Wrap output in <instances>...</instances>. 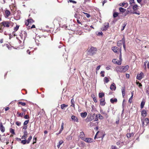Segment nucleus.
I'll list each match as a JSON object with an SVG mask.
<instances>
[{
    "mask_svg": "<svg viewBox=\"0 0 149 149\" xmlns=\"http://www.w3.org/2000/svg\"><path fill=\"white\" fill-rule=\"evenodd\" d=\"M28 134V133L26 130L24 132V135L22 137V139H25L27 137V136Z\"/></svg>",
    "mask_w": 149,
    "mask_h": 149,
    "instance_id": "4468645a",
    "label": "nucleus"
},
{
    "mask_svg": "<svg viewBox=\"0 0 149 149\" xmlns=\"http://www.w3.org/2000/svg\"><path fill=\"white\" fill-rule=\"evenodd\" d=\"M109 80L107 77H104V81L105 83H107L109 82Z\"/></svg>",
    "mask_w": 149,
    "mask_h": 149,
    "instance_id": "cd10ccee",
    "label": "nucleus"
},
{
    "mask_svg": "<svg viewBox=\"0 0 149 149\" xmlns=\"http://www.w3.org/2000/svg\"><path fill=\"white\" fill-rule=\"evenodd\" d=\"M5 13L6 16L8 17L10 14V11L8 10H6L5 11Z\"/></svg>",
    "mask_w": 149,
    "mask_h": 149,
    "instance_id": "5701e85b",
    "label": "nucleus"
},
{
    "mask_svg": "<svg viewBox=\"0 0 149 149\" xmlns=\"http://www.w3.org/2000/svg\"><path fill=\"white\" fill-rule=\"evenodd\" d=\"M122 72H125L126 71L125 70V69L123 66H122Z\"/></svg>",
    "mask_w": 149,
    "mask_h": 149,
    "instance_id": "49530a36",
    "label": "nucleus"
},
{
    "mask_svg": "<svg viewBox=\"0 0 149 149\" xmlns=\"http://www.w3.org/2000/svg\"><path fill=\"white\" fill-rule=\"evenodd\" d=\"M94 119V116L91 115L89 116H88L85 119L86 121L87 122H88L92 121Z\"/></svg>",
    "mask_w": 149,
    "mask_h": 149,
    "instance_id": "39448f33",
    "label": "nucleus"
},
{
    "mask_svg": "<svg viewBox=\"0 0 149 149\" xmlns=\"http://www.w3.org/2000/svg\"><path fill=\"white\" fill-rule=\"evenodd\" d=\"M10 132L13 134H15V130L12 129V128H11L10 129Z\"/></svg>",
    "mask_w": 149,
    "mask_h": 149,
    "instance_id": "2f4dec72",
    "label": "nucleus"
},
{
    "mask_svg": "<svg viewBox=\"0 0 149 149\" xmlns=\"http://www.w3.org/2000/svg\"><path fill=\"white\" fill-rule=\"evenodd\" d=\"M112 50L114 52H117V50L118 49V48L117 47H112Z\"/></svg>",
    "mask_w": 149,
    "mask_h": 149,
    "instance_id": "a878e982",
    "label": "nucleus"
},
{
    "mask_svg": "<svg viewBox=\"0 0 149 149\" xmlns=\"http://www.w3.org/2000/svg\"><path fill=\"white\" fill-rule=\"evenodd\" d=\"M105 103H106L105 101H101L100 102V104L102 106H104L105 105Z\"/></svg>",
    "mask_w": 149,
    "mask_h": 149,
    "instance_id": "8fccbe9b",
    "label": "nucleus"
},
{
    "mask_svg": "<svg viewBox=\"0 0 149 149\" xmlns=\"http://www.w3.org/2000/svg\"><path fill=\"white\" fill-rule=\"evenodd\" d=\"M70 2L72 3H77V2L72 0H69V1Z\"/></svg>",
    "mask_w": 149,
    "mask_h": 149,
    "instance_id": "864d4df0",
    "label": "nucleus"
},
{
    "mask_svg": "<svg viewBox=\"0 0 149 149\" xmlns=\"http://www.w3.org/2000/svg\"><path fill=\"white\" fill-rule=\"evenodd\" d=\"M127 25V23L126 22H125L123 24V28H122L121 29V30L122 31L125 28V27Z\"/></svg>",
    "mask_w": 149,
    "mask_h": 149,
    "instance_id": "4c0bfd02",
    "label": "nucleus"
},
{
    "mask_svg": "<svg viewBox=\"0 0 149 149\" xmlns=\"http://www.w3.org/2000/svg\"><path fill=\"white\" fill-rule=\"evenodd\" d=\"M19 104H20L22 106H24L26 105V103L25 102H18Z\"/></svg>",
    "mask_w": 149,
    "mask_h": 149,
    "instance_id": "c03bdc74",
    "label": "nucleus"
},
{
    "mask_svg": "<svg viewBox=\"0 0 149 149\" xmlns=\"http://www.w3.org/2000/svg\"><path fill=\"white\" fill-rule=\"evenodd\" d=\"M17 114H18V116L19 117L20 116L22 117L23 116V115L24 114V113L23 112H22L21 113H19L18 111L17 112Z\"/></svg>",
    "mask_w": 149,
    "mask_h": 149,
    "instance_id": "c85d7f7f",
    "label": "nucleus"
},
{
    "mask_svg": "<svg viewBox=\"0 0 149 149\" xmlns=\"http://www.w3.org/2000/svg\"><path fill=\"white\" fill-rule=\"evenodd\" d=\"M133 97H130V98H129V100H128V102L130 103H131L132 102V99Z\"/></svg>",
    "mask_w": 149,
    "mask_h": 149,
    "instance_id": "603ef678",
    "label": "nucleus"
},
{
    "mask_svg": "<svg viewBox=\"0 0 149 149\" xmlns=\"http://www.w3.org/2000/svg\"><path fill=\"white\" fill-rule=\"evenodd\" d=\"M121 91L123 97H124L125 95V87H122Z\"/></svg>",
    "mask_w": 149,
    "mask_h": 149,
    "instance_id": "f3484780",
    "label": "nucleus"
},
{
    "mask_svg": "<svg viewBox=\"0 0 149 149\" xmlns=\"http://www.w3.org/2000/svg\"><path fill=\"white\" fill-rule=\"evenodd\" d=\"M86 15V17H87V18H89V17H90L91 16H90V15L88 13H84V12H83Z\"/></svg>",
    "mask_w": 149,
    "mask_h": 149,
    "instance_id": "de8ad7c7",
    "label": "nucleus"
},
{
    "mask_svg": "<svg viewBox=\"0 0 149 149\" xmlns=\"http://www.w3.org/2000/svg\"><path fill=\"white\" fill-rule=\"evenodd\" d=\"M141 122L143 126L144 125L146 126L149 123V119L148 118H141Z\"/></svg>",
    "mask_w": 149,
    "mask_h": 149,
    "instance_id": "7ed1b4c3",
    "label": "nucleus"
},
{
    "mask_svg": "<svg viewBox=\"0 0 149 149\" xmlns=\"http://www.w3.org/2000/svg\"><path fill=\"white\" fill-rule=\"evenodd\" d=\"M63 27L65 28L66 29H68L69 30H71L72 31H74V30L71 28H68V26H67L66 25H64L63 26Z\"/></svg>",
    "mask_w": 149,
    "mask_h": 149,
    "instance_id": "412c9836",
    "label": "nucleus"
},
{
    "mask_svg": "<svg viewBox=\"0 0 149 149\" xmlns=\"http://www.w3.org/2000/svg\"><path fill=\"white\" fill-rule=\"evenodd\" d=\"M87 114V113L86 112H82L81 113V116L82 118H84L86 116Z\"/></svg>",
    "mask_w": 149,
    "mask_h": 149,
    "instance_id": "a211bd4d",
    "label": "nucleus"
},
{
    "mask_svg": "<svg viewBox=\"0 0 149 149\" xmlns=\"http://www.w3.org/2000/svg\"><path fill=\"white\" fill-rule=\"evenodd\" d=\"M100 65L98 66L96 68V72L97 73V71L98 70L100 69Z\"/></svg>",
    "mask_w": 149,
    "mask_h": 149,
    "instance_id": "4d7b16f0",
    "label": "nucleus"
},
{
    "mask_svg": "<svg viewBox=\"0 0 149 149\" xmlns=\"http://www.w3.org/2000/svg\"><path fill=\"white\" fill-rule=\"evenodd\" d=\"M121 40L123 42V43H125V38L124 36H123V38L122 40Z\"/></svg>",
    "mask_w": 149,
    "mask_h": 149,
    "instance_id": "bf43d9fd",
    "label": "nucleus"
},
{
    "mask_svg": "<svg viewBox=\"0 0 149 149\" xmlns=\"http://www.w3.org/2000/svg\"><path fill=\"white\" fill-rule=\"evenodd\" d=\"M120 49V54L119 55V59H120L119 60H121V61L122 60V55H121V48Z\"/></svg>",
    "mask_w": 149,
    "mask_h": 149,
    "instance_id": "09e8293b",
    "label": "nucleus"
},
{
    "mask_svg": "<svg viewBox=\"0 0 149 149\" xmlns=\"http://www.w3.org/2000/svg\"><path fill=\"white\" fill-rule=\"evenodd\" d=\"M133 14H136L138 15H139L140 14V13L139 11H135L133 12L132 13Z\"/></svg>",
    "mask_w": 149,
    "mask_h": 149,
    "instance_id": "a18cd8bd",
    "label": "nucleus"
},
{
    "mask_svg": "<svg viewBox=\"0 0 149 149\" xmlns=\"http://www.w3.org/2000/svg\"><path fill=\"white\" fill-rule=\"evenodd\" d=\"M122 44H123V42L122 40H119L118 42L117 45L118 46L120 47L121 46Z\"/></svg>",
    "mask_w": 149,
    "mask_h": 149,
    "instance_id": "bb28decb",
    "label": "nucleus"
},
{
    "mask_svg": "<svg viewBox=\"0 0 149 149\" xmlns=\"http://www.w3.org/2000/svg\"><path fill=\"white\" fill-rule=\"evenodd\" d=\"M145 102L144 100H143L141 102V108L142 109L143 108L145 105Z\"/></svg>",
    "mask_w": 149,
    "mask_h": 149,
    "instance_id": "b1692460",
    "label": "nucleus"
},
{
    "mask_svg": "<svg viewBox=\"0 0 149 149\" xmlns=\"http://www.w3.org/2000/svg\"><path fill=\"white\" fill-rule=\"evenodd\" d=\"M119 10L120 12L123 13L125 12L126 10V9L122 7H120L119 8Z\"/></svg>",
    "mask_w": 149,
    "mask_h": 149,
    "instance_id": "393cba45",
    "label": "nucleus"
},
{
    "mask_svg": "<svg viewBox=\"0 0 149 149\" xmlns=\"http://www.w3.org/2000/svg\"><path fill=\"white\" fill-rule=\"evenodd\" d=\"M138 7L137 5H134L133 7V9L134 10H136L137 9V8Z\"/></svg>",
    "mask_w": 149,
    "mask_h": 149,
    "instance_id": "a19ab883",
    "label": "nucleus"
},
{
    "mask_svg": "<svg viewBox=\"0 0 149 149\" xmlns=\"http://www.w3.org/2000/svg\"><path fill=\"white\" fill-rule=\"evenodd\" d=\"M1 24L4 27H9L10 26L12 27L13 25V23L10 21H4L1 23Z\"/></svg>",
    "mask_w": 149,
    "mask_h": 149,
    "instance_id": "f257e3e1",
    "label": "nucleus"
},
{
    "mask_svg": "<svg viewBox=\"0 0 149 149\" xmlns=\"http://www.w3.org/2000/svg\"><path fill=\"white\" fill-rule=\"evenodd\" d=\"M118 13L117 12H114L113 14V17H116L118 16Z\"/></svg>",
    "mask_w": 149,
    "mask_h": 149,
    "instance_id": "c9c22d12",
    "label": "nucleus"
},
{
    "mask_svg": "<svg viewBox=\"0 0 149 149\" xmlns=\"http://www.w3.org/2000/svg\"><path fill=\"white\" fill-rule=\"evenodd\" d=\"M29 120H25L24 123V125H26L29 123Z\"/></svg>",
    "mask_w": 149,
    "mask_h": 149,
    "instance_id": "79ce46f5",
    "label": "nucleus"
},
{
    "mask_svg": "<svg viewBox=\"0 0 149 149\" xmlns=\"http://www.w3.org/2000/svg\"><path fill=\"white\" fill-rule=\"evenodd\" d=\"M102 34H103L102 32V31H101V32H98L97 35H99V36H100V35H102Z\"/></svg>",
    "mask_w": 149,
    "mask_h": 149,
    "instance_id": "69168bd1",
    "label": "nucleus"
},
{
    "mask_svg": "<svg viewBox=\"0 0 149 149\" xmlns=\"http://www.w3.org/2000/svg\"><path fill=\"white\" fill-rule=\"evenodd\" d=\"M63 141L62 140L60 141L58 143V144L57 145V147L59 148L60 147V145L62 144Z\"/></svg>",
    "mask_w": 149,
    "mask_h": 149,
    "instance_id": "f704fd0d",
    "label": "nucleus"
},
{
    "mask_svg": "<svg viewBox=\"0 0 149 149\" xmlns=\"http://www.w3.org/2000/svg\"><path fill=\"white\" fill-rule=\"evenodd\" d=\"M104 95L103 93H100L99 94V97L100 98H102L104 96Z\"/></svg>",
    "mask_w": 149,
    "mask_h": 149,
    "instance_id": "c756f323",
    "label": "nucleus"
},
{
    "mask_svg": "<svg viewBox=\"0 0 149 149\" xmlns=\"http://www.w3.org/2000/svg\"><path fill=\"white\" fill-rule=\"evenodd\" d=\"M129 12V10H128L127 11H126V13H125L124 14V16H126V15H127L128 14Z\"/></svg>",
    "mask_w": 149,
    "mask_h": 149,
    "instance_id": "338daca9",
    "label": "nucleus"
},
{
    "mask_svg": "<svg viewBox=\"0 0 149 149\" xmlns=\"http://www.w3.org/2000/svg\"><path fill=\"white\" fill-rule=\"evenodd\" d=\"M134 0H130V4H132V3H134Z\"/></svg>",
    "mask_w": 149,
    "mask_h": 149,
    "instance_id": "e2e57ef3",
    "label": "nucleus"
},
{
    "mask_svg": "<svg viewBox=\"0 0 149 149\" xmlns=\"http://www.w3.org/2000/svg\"><path fill=\"white\" fill-rule=\"evenodd\" d=\"M74 17L75 18L78 19L79 18V14L77 13H75Z\"/></svg>",
    "mask_w": 149,
    "mask_h": 149,
    "instance_id": "ea45409f",
    "label": "nucleus"
},
{
    "mask_svg": "<svg viewBox=\"0 0 149 149\" xmlns=\"http://www.w3.org/2000/svg\"><path fill=\"white\" fill-rule=\"evenodd\" d=\"M24 118L25 119H28L29 118V115H26L24 116Z\"/></svg>",
    "mask_w": 149,
    "mask_h": 149,
    "instance_id": "6e6d98bb",
    "label": "nucleus"
},
{
    "mask_svg": "<svg viewBox=\"0 0 149 149\" xmlns=\"http://www.w3.org/2000/svg\"><path fill=\"white\" fill-rule=\"evenodd\" d=\"M110 101L111 103H113L114 102H117V100L116 98H111L110 99Z\"/></svg>",
    "mask_w": 149,
    "mask_h": 149,
    "instance_id": "6ab92c4d",
    "label": "nucleus"
},
{
    "mask_svg": "<svg viewBox=\"0 0 149 149\" xmlns=\"http://www.w3.org/2000/svg\"><path fill=\"white\" fill-rule=\"evenodd\" d=\"M27 140L25 139H24V140H22L21 141V143L23 144H25L26 143H27Z\"/></svg>",
    "mask_w": 149,
    "mask_h": 149,
    "instance_id": "473e14b6",
    "label": "nucleus"
},
{
    "mask_svg": "<svg viewBox=\"0 0 149 149\" xmlns=\"http://www.w3.org/2000/svg\"><path fill=\"white\" fill-rule=\"evenodd\" d=\"M146 93L149 95V88H147L146 89Z\"/></svg>",
    "mask_w": 149,
    "mask_h": 149,
    "instance_id": "680f3d73",
    "label": "nucleus"
},
{
    "mask_svg": "<svg viewBox=\"0 0 149 149\" xmlns=\"http://www.w3.org/2000/svg\"><path fill=\"white\" fill-rule=\"evenodd\" d=\"M15 123L16 125L19 126H20L21 125V122L18 121L16 122Z\"/></svg>",
    "mask_w": 149,
    "mask_h": 149,
    "instance_id": "37998d69",
    "label": "nucleus"
},
{
    "mask_svg": "<svg viewBox=\"0 0 149 149\" xmlns=\"http://www.w3.org/2000/svg\"><path fill=\"white\" fill-rule=\"evenodd\" d=\"M143 73L142 72H141L140 74H138L136 76V79L139 80L143 78Z\"/></svg>",
    "mask_w": 149,
    "mask_h": 149,
    "instance_id": "0eeeda50",
    "label": "nucleus"
},
{
    "mask_svg": "<svg viewBox=\"0 0 149 149\" xmlns=\"http://www.w3.org/2000/svg\"><path fill=\"white\" fill-rule=\"evenodd\" d=\"M20 11H18L17 13V15L15 17V19L16 20H18L20 19Z\"/></svg>",
    "mask_w": 149,
    "mask_h": 149,
    "instance_id": "dca6fc26",
    "label": "nucleus"
},
{
    "mask_svg": "<svg viewBox=\"0 0 149 149\" xmlns=\"http://www.w3.org/2000/svg\"><path fill=\"white\" fill-rule=\"evenodd\" d=\"M97 49L94 47H91L88 51V54L90 55H92L96 53Z\"/></svg>",
    "mask_w": 149,
    "mask_h": 149,
    "instance_id": "f03ea898",
    "label": "nucleus"
},
{
    "mask_svg": "<svg viewBox=\"0 0 149 149\" xmlns=\"http://www.w3.org/2000/svg\"><path fill=\"white\" fill-rule=\"evenodd\" d=\"M111 149H117V148L115 146H112L111 147Z\"/></svg>",
    "mask_w": 149,
    "mask_h": 149,
    "instance_id": "774afa93",
    "label": "nucleus"
},
{
    "mask_svg": "<svg viewBox=\"0 0 149 149\" xmlns=\"http://www.w3.org/2000/svg\"><path fill=\"white\" fill-rule=\"evenodd\" d=\"M84 140L87 143H91L93 142V139L91 138H86Z\"/></svg>",
    "mask_w": 149,
    "mask_h": 149,
    "instance_id": "2eb2a0df",
    "label": "nucleus"
},
{
    "mask_svg": "<svg viewBox=\"0 0 149 149\" xmlns=\"http://www.w3.org/2000/svg\"><path fill=\"white\" fill-rule=\"evenodd\" d=\"M19 26L18 25H16V27L14 28V30L15 31H17L19 29Z\"/></svg>",
    "mask_w": 149,
    "mask_h": 149,
    "instance_id": "e433bc0d",
    "label": "nucleus"
},
{
    "mask_svg": "<svg viewBox=\"0 0 149 149\" xmlns=\"http://www.w3.org/2000/svg\"><path fill=\"white\" fill-rule=\"evenodd\" d=\"M124 67L125 69V70H126V71H127L128 69L129 68V67L128 65H126L125 66H124Z\"/></svg>",
    "mask_w": 149,
    "mask_h": 149,
    "instance_id": "052dcab7",
    "label": "nucleus"
},
{
    "mask_svg": "<svg viewBox=\"0 0 149 149\" xmlns=\"http://www.w3.org/2000/svg\"><path fill=\"white\" fill-rule=\"evenodd\" d=\"M147 113V111L145 109H143L141 112V115L143 117V118L146 116Z\"/></svg>",
    "mask_w": 149,
    "mask_h": 149,
    "instance_id": "1a4fd4ad",
    "label": "nucleus"
},
{
    "mask_svg": "<svg viewBox=\"0 0 149 149\" xmlns=\"http://www.w3.org/2000/svg\"><path fill=\"white\" fill-rule=\"evenodd\" d=\"M68 106V105H66L65 104H62L61 106V108L62 109L64 110L65 109V108L67 107Z\"/></svg>",
    "mask_w": 149,
    "mask_h": 149,
    "instance_id": "4be33fe9",
    "label": "nucleus"
},
{
    "mask_svg": "<svg viewBox=\"0 0 149 149\" xmlns=\"http://www.w3.org/2000/svg\"><path fill=\"white\" fill-rule=\"evenodd\" d=\"M123 48H124L125 50V51L126 50V46H125V43H123Z\"/></svg>",
    "mask_w": 149,
    "mask_h": 149,
    "instance_id": "0e129e2a",
    "label": "nucleus"
},
{
    "mask_svg": "<svg viewBox=\"0 0 149 149\" xmlns=\"http://www.w3.org/2000/svg\"><path fill=\"white\" fill-rule=\"evenodd\" d=\"M125 5V3L123 2L122 3H120L119 4V5L121 6H124Z\"/></svg>",
    "mask_w": 149,
    "mask_h": 149,
    "instance_id": "13d9d810",
    "label": "nucleus"
},
{
    "mask_svg": "<svg viewBox=\"0 0 149 149\" xmlns=\"http://www.w3.org/2000/svg\"><path fill=\"white\" fill-rule=\"evenodd\" d=\"M20 36L22 38H24V40H25L27 37V33L25 31H22V33H20Z\"/></svg>",
    "mask_w": 149,
    "mask_h": 149,
    "instance_id": "20e7f679",
    "label": "nucleus"
},
{
    "mask_svg": "<svg viewBox=\"0 0 149 149\" xmlns=\"http://www.w3.org/2000/svg\"><path fill=\"white\" fill-rule=\"evenodd\" d=\"M105 72L104 71H101L100 72V74H101V76L102 77H104V73Z\"/></svg>",
    "mask_w": 149,
    "mask_h": 149,
    "instance_id": "3c124183",
    "label": "nucleus"
},
{
    "mask_svg": "<svg viewBox=\"0 0 149 149\" xmlns=\"http://www.w3.org/2000/svg\"><path fill=\"white\" fill-rule=\"evenodd\" d=\"M112 62L114 63L117 64L118 65H120L121 64V60H117L116 59H114L112 60Z\"/></svg>",
    "mask_w": 149,
    "mask_h": 149,
    "instance_id": "6e6552de",
    "label": "nucleus"
},
{
    "mask_svg": "<svg viewBox=\"0 0 149 149\" xmlns=\"http://www.w3.org/2000/svg\"><path fill=\"white\" fill-rule=\"evenodd\" d=\"M72 139V136L71 135H69L67 136L66 139L68 140L69 141L71 140Z\"/></svg>",
    "mask_w": 149,
    "mask_h": 149,
    "instance_id": "72a5a7b5",
    "label": "nucleus"
},
{
    "mask_svg": "<svg viewBox=\"0 0 149 149\" xmlns=\"http://www.w3.org/2000/svg\"><path fill=\"white\" fill-rule=\"evenodd\" d=\"M95 116L96 117H98V118H99L101 120L104 118L100 114H96Z\"/></svg>",
    "mask_w": 149,
    "mask_h": 149,
    "instance_id": "aec40b11",
    "label": "nucleus"
},
{
    "mask_svg": "<svg viewBox=\"0 0 149 149\" xmlns=\"http://www.w3.org/2000/svg\"><path fill=\"white\" fill-rule=\"evenodd\" d=\"M32 138V136H30L29 137V138L27 140V144L29 143H30Z\"/></svg>",
    "mask_w": 149,
    "mask_h": 149,
    "instance_id": "7c9ffc66",
    "label": "nucleus"
},
{
    "mask_svg": "<svg viewBox=\"0 0 149 149\" xmlns=\"http://www.w3.org/2000/svg\"><path fill=\"white\" fill-rule=\"evenodd\" d=\"M110 88V89L112 90L115 91L116 88V87L115 84L114 83H113L111 85Z\"/></svg>",
    "mask_w": 149,
    "mask_h": 149,
    "instance_id": "ddd939ff",
    "label": "nucleus"
},
{
    "mask_svg": "<svg viewBox=\"0 0 149 149\" xmlns=\"http://www.w3.org/2000/svg\"><path fill=\"white\" fill-rule=\"evenodd\" d=\"M0 130L2 132H4L5 131V128L3 126L2 123L1 122L0 123Z\"/></svg>",
    "mask_w": 149,
    "mask_h": 149,
    "instance_id": "9d476101",
    "label": "nucleus"
},
{
    "mask_svg": "<svg viewBox=\"0 0 149 149\" xmlns=\"http://www.w3.org/2000/svg\"><path fill=\"white\" fill-rule=\"evenodd\" d=\"M109 26V24L108 23H105L104 24V27L102 29V31H105L107 30Z\"/></svg>",
    "mask_w": 149,
    "mask_h": 149,
    "instance_id": "423d86ee",
    "label": "nucleus"
},
{
    "mask_svg": "<svg viewBox=\"0 0 149 149\" xmlns=\"http://www.w3.org/2000/svg\"><path fill=\"white\" fill-rule=\"evenodd\" d=\"M71 118L72 120L74 122H78V119L77 117L74 116H72L71 117Z\"/></svg>",
    "mask_w": 149,
    "mask_h": 149,
    "instance_id": "f8f14e48",
    "label": "nucleus"
},
{
    "mask_svg": "<svg viewBox=\"0 0 149 149\" xmlns=\"http://www.w3.org/2000/svg\"><path fill=\"white\" fill-rule=\"evenodd\" d=\"M126 136L128 138L130 137H131L130 136V133H128L126 134Z\"/></svg>",
    "mask_w": 149,
    "mask_h": 149,
    "instance_id": "5fc2aeb1",
    "label": "nucleus"
},
{
    "mask_svg": "<svg viewBox=\"0 0 149 149\" xmlns=\"http://www.w3.org/2000/svg\"><path fill=\"white\" fill-rule=\"evenodd\" d=\"M116 70L117 72H122V66H119L116 67Z\"/></svg>",
    "mask_w": 149,
    "mask_h": 149,
    "instance_id": "9b49d317",
    "label": "nucleus"
},
{
    "mask_svg": "<svg viewBox=\"0 0 149 149\" xmlns=\"http://www.w3.org/2000/svg\"><path fill=\"white\" fill-rule=\"evenodd\" d=\"M27 20L28 21L29 23H32L34 22L33 20L32 19H27Z\"/></svg>",
    "mask_w": 149,
    "mask_h": 149,
    "instance_id": "58836bf2",
    "label": "nucleus"
}]
</instances>
